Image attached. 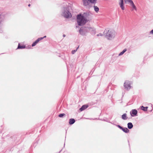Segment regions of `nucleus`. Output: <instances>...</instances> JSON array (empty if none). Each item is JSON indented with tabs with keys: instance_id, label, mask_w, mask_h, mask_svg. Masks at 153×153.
Instances as JSON below:
<instances>
[{
	"instance_id": "nucleus-1",
	"label": "nucleus",
	"mask_w": 153,
	"mask_h": 153,
	"mask_svg": "<svg viewBox=\"0 0 153 153\" xmlns=\"http://www.w3.org/2000/svg\"><path fill=\"white\" fill-rule=\"evenodd\" d=\"M103 34L108 39L111 40L115 36V32L114 30L106 29L104 31Z\"/></svg>"
},
{
	"instance_id": "nucleus-2",
	"label": "nucleus",
	"mask_w": 153,
	"mask_h": 153,
	"mask_svg": "<svg viewBox=\"0 0 153 153\" xmlns=\"http://www.w3.org/2000/svg\"><path fill=\"white\" fill-rule=\"evenodd\" d=\"M62 15L66 18H69L72 16L71 13L69 11V7L67 6L63 7Z\"/></svg>"
},
{
	"instance_id": "nucleus-3",
	"label": "nucleus",
	"mask_w": 153,
	"mask_h": 153,
	"mask_svg": "<svg viewBox=\"0 0 153 153\" xmlns=\"http://www.w3.org/2000/svg\"><path fill=\"white\" fill-rule=\"evenodd\" d=\"M87 21V20H86L81 16V14H80L77 15V22L79 25H83L86 23Z\"/></svg>"
},
{
	"instance_id": "nucleus-4",
	"label": "nucleus",
	"mask_w": 153,
	"mask_h": 153,
	"mask_svg": "<svg viewBox=\"0 0 153 153\" xmlns=\"http://www.w3.org/2000/svg\"><path fill=\"white\" fill-rule=\"evenodd\" d=\"M82 30H83L85 31V33H86L88 31H89V30H93V32L92 33V34H95L96 33V30L95 29L91 27H83L81 28Z\"/></svg>"
},
{
	"instance_id": "nucleus-5",
	"label": "nucleus",
	"mask_w": 153,
	"mask_h": 153,
	"mask_svg": "<svg viewBox=\"0 0 153 153\" xmlns=\"http://www.w3.org/2000/svg\"><path fill=\"white\" fill-rule=\"evenodd\" d=\"M130 85V82L127 80L125 81L124 84V86L125 88L127 90H129L131 88V86Z\"/></svg>"
},
{
	"instance_id": "nucleus-6",
	"label": "nucleus",
	"mask_w": 153,
	"mask_h": 153,
	"mask_svg": "<svg viewBox=\"0 0 153 153\" xmlns=\"http://www.w3.org/2000/svg\"><path fill=\"white\" fill-rule=\"evenodd\" d=\"M137 111L136 109H133L130 112L131 116L132 117L136 116L137 115Z\"/></svg>"
},
{
	"instance_id": "nucleus-7",
	"label": "nucleus",
	"mask_w": 153,
	"mask_h": 153,
	"mask_svg": "<svg viewBox=\"0 0 153 153\" xmlns=\"http://www.w3.org/2000/svg\"><path fill=\"white\" fill-rule=\"evenodd\" d=\"M82 1L84 6L87 7L90 6V3L88 0H82Z\"/></svg>"
},
{
	"instance_id": "nucleus-8",
	"label": "nucleus",
	"mask_w": 153,
	"mask_h": 153,
	"mask_svg": "<svg viewBox=\"0 0 153 153\" xmlns=\"http://www.w3.org/2000/svg\"><path fill=\"white\" fill-rule=\"evenodd\" d=\"M130 4L132 7V8L131 9V10L133 11L134 10H137L136 7L134 4L133 1H132L130 0Z\"/></svg>"
},
{
	"instance_id": "nucleus-9",
	"label": "nucleus",
	"mask_w": 153,
	"mask_h": 153,
	"mask_svg": "<svg viewBox=\"0 0 153 153\" xmlns=\"http://www.w3.org/2000/svg\"><path fill=\"white\" fill-rule=\"evenodd\" d=\"M120 1L119 3V4L122 10H125V7L123 6V0H120Z\"/></svg>"
},
{
	"instance_id": "nucleus-10",
	"label": "nucleus",
	"mask_w": 153,
	"mask_h": 153,
	"mask_svg": "<svg viewBox=\"0 0 153 153\" xmlns=\"http://www.w3.org/2000/svg\"><path fill=\"white\" fill-rule=\"evenodd\" d=\"M89 16V14L88 13H84L82 15H81V16L86 20H87V18Z\"/></svg>"
},
{
	"instance_id": "nucleus-11",
	"label": "nucleus",
	"mask_w": 153,
	"mask_h": 153,
	"mask_svg": "<svg viewBox=\"0 0 153 153\" xmlns=\"http://www.w3.org/2000/svg\"><path fill=\"white\" fill-rule=\"evenodd\" d=\"M40 39H42L41 38H38L36 41H35L34 42H33L32 45V47L34 46H35L38 43V42L40 40Z\"/></svg>"
},
{
	"instance_id": "nucleus-12",
	"label": "nucleus",
	"mask_w": 153,
	"mask_h": 153,
	"mask_svg": "<svg viewBox=\"0 0 153 153\" xmlns=\"http://www.w3.org/2000/svg\"><path fill=\"white\" fill-rule=\"evenodd\" d=\"M88 105H82V107L79 109V110L81 111H82L86 109L88 107Z\"/></svg>"
},
{
	"instance_id": "nucleus-13",
	"label": "nucleus",
	"mask_w": 153,
	"mask_h": 153,
	"mask_svg": "<svg viewBox=\"0 0 153 153\" xmlns=\"http://www.w3.org/2000/svg\"><path fill=\"white\" fill-rule=\"evenodd\" d=\"M79 32L80 34L82 35H84L85 34V31L84 30L81 28L79 30Z\"/></svg>"
},
{
	"instance_id": "nucleus-14",
	"label": "nucleus",
	"mask_w": 153,
	"mask_h": 153,
	"mask_svg": "<svg viewBox=\"0 0 153 153\" xmlns=\"http://www.w3.org/2000/svg\"><path fill=\"white\" fill-rule=\"evenodd\" d=\"M75 120L74 119L71 118L69 119V124L70 125H72L75 122Z\"/></svg>"
},
{
	"instance_id": "nucleus-15",
	"label": "nucleus",
	"mask_w": 153,
	"mask_h": 153,
	"mask_svg": "<svg viewBox=\"0 0 153 153\" xmlns=\"http://www.w3.org/2000/svg\"><path fill=\"white\" fill-rule=\"evenodd\" d=\"M128 127L129 129L132 128L133 127V125L131 123H128L127 124Z\"/></svg>"
},
{
	"instance_id": "nucleus-16",
	"label": "nucleus",
	"mask_w": 153,
	"mask_h": 153,
	"mask_svg": "<svg viewBox=\"0 0 153 153\" xmlns=\"http://www.w3.org/2000/svg\"><path fill=\"white\" fill-rule=\"evenodd\" d=\"M148 108V107H144L143 106H142L141 107V110L145 111H147Z\"/></svg>"
},
{
	"instance_id": "nucleus-17",
	"label": "nucleus",
	"mask_w": 153,
	"mask_h": 153,
	"mask_svg": "<svg viewBox=\"0 0 153 153\" xmlns=\"http://www.w3.org/2000/svg\"><path fill=\"white\" fill-rule=\"evenodd\" d=\"M25 48V45H21L19 44L18 46L17 49H22Z\"/></svg>"
},
{
	"instance_id": "nucleus-18",
	"label": "nucleus",
	"mask_w": 153,
	"mask_h": 153,
	"mask_svg": "<svg viewBox=\"0 0 153 153\" xmlns=\"http://www.w3.org/2000/svg\"><path fill=\"white\" fill-rule=\"evenodd\" d=\"M122 118L124 120H126L127 118V114H126L125 113L123 114L122 116Z\"/></svg>"
},
{
	"instance_id": "nucleus-19",
	"label": "nucleus",
	"mask_w": 153,
	"mask_h": 153,
	"mask_svg": "<svg viewBox=\"0 0 153 153\" xmlns=\"http://www.w3.org/2000/svg\"><path fill=\"white\" fill-rule=\"evenodd\" d=\"M124 132L125 133H128L129 132V130L126 128H123L122 129Z\"/></svg>"
},
{
	"instance_id": "nucleus-20",
	"label": "nucleus",
	"mask_w": 153,
	"mask_h": 153,
	"mask_svg": "<svg viewBox=\"0 0 153 153\" xmlns=\"http://www.w3.org/2000/svg\"><path fill=\"white\" fill-rule=\"evenodd\" d=\"M94 10L97 13L99 10V8L97 6H95V5H94Z\"/></svg>"
},
{
	"instance_id": "nucleus-21",
	"label": "nucleus",
	"mask_w": 153,
	"mask_h": 153,
	"mask_svg": "<svg viewBox=\"0 0 153 153\" xmlns=\"http://www.w3.org/2000/svg\"><path fill=\"white\" fill-rule=\"evenodd\" d=\"M90 3L95 4L96 3L97 0H88Z\"/></svg>"
},
{
	"instance_id": "nucleus-22",
	"label": "nucleus",
	"mask_w": 153,
	"mask_h": 153,
	"mask_svg": "<svg viewBox=\"0 0 153 153\" xmlns=\"http://www.w3.org/2000/svg\"><path fill=\"white\" fill-rule=\"evenodd\" d=\"M127 51V49H125L123 50V51L121 52L119 54V56H121L124 53H125Z\"/></svg>"
},
{
	"instance_id": "nucleus-23",
	"label": "nucleus",
	"mask_w": 153,
	"mask_h": 153,
	"mask_svg": "<svg viewBox=\"0 0 153 153\" xmlns=\"http://www.w3.org/2000/svg\"><path fill=\"white\" fill-rule=\"evenodd\" d=\"M79 46L76 48V50H73L72 52L71 53L72 54H74L77 51V49L79 48Z\"/></svg>"
},
{
	"instance_id": "nucleus-24",
	"label": "nucleus",
	"mask_w": 153,
	"mask_h": 153,
	"mask_svg": "<svg viewBox=\"0 0 153 153\" xmlns=\"http://www.w3.org/2000/svg\"><path fill=\"white\" fill-rule=\"evenodd\" d=\"M65 114L63 113V114H60L59 115V117H62L63 116H65Z\"/></svg>"
},
{
	"instance_id": "nucleus-25",
	"label": "nucleus",
	"mask_w": 153,
	"mask_h": 153,
	"mask_svg": "<svg viewBox=\"0 0 153 153\" xmlns=\"http://www.w3.org/2000/svg\"><path fill=\"white\" fill-rule=\"evenodd\" d=\"M116 126H117V127H118L119 128H120V129H123V128L122 126H120L119 125H116Z\"/></svg>"
},
{
	"instance_id": "nucleus-26",
	"label": "nucleus",
	"mask_w": 153,
	"mask_h": 153,
	"mask_svg": "<svg viewBox=\"0 0 153 153\" xmlns=\"http://www.w3.org/2000/svg\"><path fill=\"white\" fill-rule=\"evenodd\" d=\"M103 36V34L102 33H99L97 35V36Z\"/></svg>"
},
{
	"instance_id": "nucleus-27",
	"label": "nucleus",
	"mask_w": 153,
	"mask_h": 153,
	"mask_svg": "<svg viewBox=\"0 0 153 153\" xmlns=\"http://www.w3.org/2000/svg\"><path fill=\"white\" fill-rule=\"evenodd\" d=\"M46 37V36H44V37H40V38H41L42 39H40V40L42 39H43L44 38H45Z\"/></svg>"
},
{
	"instance_id": "nucleus-28",
	"label": "nucleus",
	"mask_w": 153,
	"mask_h": 153,
	"mask_svg": "<svg viewBox=\"0 0 153 153\" xmlns=\"http://www.w3.org/2000/svg\"><path fill=\"white\" fill-rule=\"evenodd\" d=\"M150 33L151 34H153V29L151 30L150 32Z\"/></svg>"
},
{
	"instance_id": "nucleus-29",
	"label": "nucleus",
	"mask_w": 153,
	"mask_h": 153,
	"mask_svg": "<svg viewBox=\"0 0 153 153\" xmlns=\"http://www.w3.org/2000/svg\"><path fill=\"white\" fill-rule=\"evenodd\" d=\"M93 30H89V31H91V33L92 34L94 35V34H93L92 33L93 32Z\"/></svg>"
},
{
	"instance_id": "nucleus-30",
	"label": "nucleus",
	"mask_w": 153,
	"mask_h": 153,
	"mask_svg": "<svg viewBox=\"0 0 153 153\" xmlns=\"http://www.w3.org/2000/svg\"><path fill=\"white\" fill-rule=\"evenodd\" d=\"M63 37H65V34H63Z\"/></svg>"
},
{
	"instance_id": "nucleus-31",
	"label": "nucleus",
	"mask_w": 153,
	"mask_h": 153,
	"mask_svg": "<svg viewBox=\"0 0 153 153\" xmlns=\"http://www.w3.org/2000/svg\"><path fill=\"white\" fill-rule=\"evenodd\" d=\"M30 4H29L28 5V6L29 7H30Z\"/></svg>"
},
{
	"instance_id": "nucleus-32",
	"label": "nucleus",
	"mask_w": 153,
	"mask_h": 153,
	"mask_svg": "<svg viewBox=\"0 0 153 153\" xmlns=\"http://www.w3.org/2000/svg\"><path fill=\"white\" fill-rule=\"evenodd\" d=\"M76 27H78V26H76Z\"/></svg>"
}]
</instances>
